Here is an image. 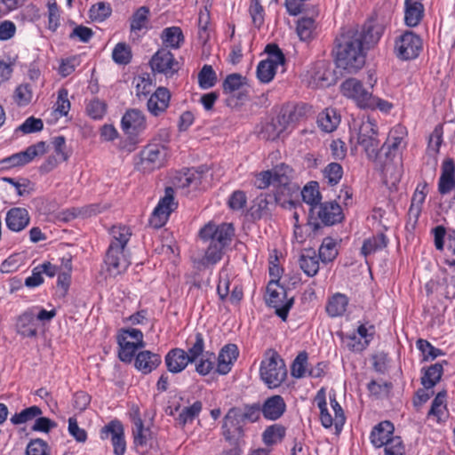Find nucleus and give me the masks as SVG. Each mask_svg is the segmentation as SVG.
Here are the masks:
<instances>
[{
    "instance_id": "nucleus-38",
    "label": "nucleus",
    "mask_w": 455,
    "mask_h": 455,
    "mask_svg": "<svg viewBox=\"0 0 455 455\" xmlns=\"http://www.w3.org/2000/svg\"><path fill=\"white\" fill-rule=\"evenodd\" d=\"M348 298L342 293L334 294L326 305V312L331 317L342 315L347 307Z\"/></svg>"
},
{
    "instance_id": "nucleus-8",
    "label": "nucleus",
    "mask_w": 455,
    "mask_h": 455,
    "mask_svg": "<svg viewBox=\"0 0 455 455\" xmlns=\"http://www.w3.org/2000/svg\"><path fill=\"white\" fill-rule=\"evenodd\" d=\"M267 305L274 307L275 315L283 321H286L289 311L294 304V298H287L286 290L279 285L278 281H270L267 286Z\"/></svg>"
},
{
    "instance_id": "nucleus-62",
    "label": "nucleus",
    "mask_w": 455,
    "mask_h": 455,
    "mask_svg": "<svg viewBox=\"0 0 455 455\" xmlns=\"http://www.w3.org/2000/svg\"><path fill=\"white\" fill-rule=\"evenodd\" d=\"M43 128L44 123L40 118L30 116L16 129V132H21L24 134H28L40 132Z\"/></svg>"
},
{
    "instance_id": "nucleus-28",
    "label": "nucleus",
    "mask_w": 455,
    "mask_h": 455,
    "mask_svg": "<svg viewBox=\"0 0 455 455\" xmlns=\"http://www.w3.org/2000/svg\"><path fill=\"white\" fill-rule=\"evenodd\" d=\"M455 186V163L453 159L447 158L442 165V174L439 179L438 191L442 195L451 192Z\"/></svg>"
},
{
    "instance_id": "nucleus-3",
    "label": "nucleus",
    "mask_w": 455,
    "mask_h": 455,
    "mask_svg": "<svg viewBox=\"0 0 455 455\" xmlns=\"http://www.w3.org/2000/svg\"><path fill=\"white\" fill-rule=\"evenodd\" d=\"M169 151L160 143H149L134 157V166L139 172L147 173L164 166Z\"/></svg>"
},
{
    "instance_id": "nucleus-14",
    "label": "nucleus",
    "mask_w": 455,
    "mask_h": 455,
    "mask_svg": "<svg viewBox=\"0 0 455 455\" xmlns=\"http://www.w3.org/2000/svg\"><path fill=\"white\" fill-rule=\"evenodd\" d=\"M47 146L44 141L28 147L24 151L12 155L0 162L1 168L22 166L31 162L35 157L46 153Z\"/></svg>"
},
{
    "instance_id": "nucleus-49",
    "label": "nucleus",
    "mask_w": 455,
    "mask_h": 455,
    "mask_svg": "<svg viewBox=\"0 0 455 455\" xmlns=\"http://www.w3.org/2000/svg\"><path fill=\"white\" fill-rule=\"evenodd\" d=\"M246 84V78L238 73H233L225 78L222 88L224 93H232L240 90Z\"/></svg>"
},
{
    "instance_id": "nucleus-32",
    "label": "nucleus",
    "mask_w": 455,
    "mask_h": 455,
    "mask_svg": "<svg viewBox=\"0 0 455 455\" xmlns=\"http://www.w3.org/2000/svg\"><path fill=\"white\" fill-rule=\"evenodd\" d=\"M284 124L281 122L278 116L270 122L265 124L259 132V136L266 140H275L280 138L286 131Z\"/></svg>"
},
{
    "instance_id": "nucleus-43",
    "label": "nucleus",
    "mask_w": 455,
    "mask_h": 455,
    "mask_svg": "<svg viewBox=\"0 0 455 455\" xmlns=\"http://www.w3.org/2000/svg\"><path fill=\"white\" fill-rule=\"evenodd\" d=\"M42 413L43 411L40 407L33 405L22 410L19 413H15L14 415H12V418L10 419V421L13 425H21L28 423L33 419L36 420L37 417L42 415Z\"/></svg>"
},
{
    "instance_id": "nucleus-29",
    "label": "nucleus",
    "mask_w": 455,
    "mask_h": 455,
    "mask_svg": "<svg viewBox=\"0 0 455 455\" xmlns=\"http://www.w3.org/2000/svg\"><path fill=\"white\" fill-rule=\"evenodd\" d=\"M160 355L149 350L140 351L135 357L134 365L143 374H148L161 364Z\"/></svg>"
},
{
    "instance_id": "nucleus-19",
    "label": "nucleus",
    "mask_w": 455,
    "mask_h": 455,
    "mask_svg": "<svg viewBox=\"0 0 455 455\" xmlns=\"http://www.w3.org/2000/svg\"><path fill=\"white\" fill-rule=\"evenodd\" d=\"M37 307L29 308L24 311L16 322V331L23 337L32 338L37 334V323L36 320V310Z\"/></svg>"
},
{
    "instance_id": "nucleus-54",
    "label": "nucleus",
    "mask_w": 455,
    "mask_h": 455,
    "mask_svg": "<svg viewBox=\"0 0 455 455\" xmlns=\"http://www.w3.org/2000/svg\"><path fill=\"white\" fill-rule=\"evenodd\" d=\"M342 341L351 352H362L370 344V340H363L356 333L342 335Z\"/></svg>"
},
{
    "instance_id": "nucleus-26",
    "label": "nucleus",
    "mask_w": 455,
    "mask_h": 455,
    "mask_svg": "<svg viewBox=\"0 0 455 455\" xmlns=\"http://www.w3.org/2000/svg\"><path fill=\"white\" fill-rule=\"evenodd\" d=\"M29 214L25 208L14 207L10 209L5 217L7 228L13 232L23 230L29 224Z\"/></svg>"
},
{
    "instance_id": "nucleus-48",
    "label": "nucleus",
    "mask_w": 455,
    "mask_h": 455,
    "mask_svg": "<svg viewBox=\"0 0 455 455\" xmlns=\"http://www.w3.org/2000/svg\"><path fill=\"white\" fill-rule=\"evenodd\" d=\"M315 20L312 18H302L297 23V34L301 41L312 39L315 31Z\"/></svg>"
},
{
    "instance_id": "nucleus-23",
    "label": "nucleus",
    "mask_w": 455,
    "mask_h": 455,
    "mask_svg": "<svg viewBox=\"0 0 455 455\" xmlns=\"http://www.w3.org/2000/svg\"><path fill=\"white\" fill-rule=\"evenodd\" d=\"M171 93L165 87H159L148 100V109L155 116L164 113L169 106Z\"/></svg>"
},
{
    "instance_id": "nucleus-35",
    "label": "nucleus",
    "mask_w": 455,
    "mask_h": 455,
    "mask_svg": "<svg viewBox=\"0 0 455 455\" xmlns=\"http://www.w3.org/2000/svg\"><path fill=\"white\" fill-rule=\"evenodd\" d=\"M424 371L421 377V385L425 389H430L435 387L441 379L443 373L442 363H434L427 368H423Z\"/></svg>"
},
{
    "instance_id": "nucleus-41",
    "label": "nucleus",
    "mask_w": 455,
    "mask_h": 455,
    "mask_svg": "<svg viewBox=\"0 0 455 455\" xmlns=\"http://www.w3.org/2000/svg\"><path fill=\"white\" fill-rule=\"evenodd\" d=\"M117 342L119 346L118 357L124 363L132 362L136 350L141 347L137 346L134 342L128 341L127 337L124 335H119L117 337Z\"/></svg>"
},
{
    "instance_id": "nucleus-64",
    "label": "nucleus",
    "mask_w": 455,
    "mask_h": 455,
    "mask_svg": "<svg viewBox=\"0 0 455 455\" xmlns=\"http://www.w3.org/2000/svg\"><path fill=\"white\" fill-rule=\"evenodd\" d=\"M383 447L385 455H405V446L400 436L392 438Z\"/></svg>"
},
{
    "instance_id": "nucleus-20",
    "label": "nucleus",
    "mask_w": 455,
    "mask_h": 455,
    "mask_svg": "<svg viewBox=\"0 0 455 455\" xmlns=\"http://www.w3.org/2000/svg\"><path fill=\"white\" fill-rule=\"evenodd\" d=\"M132 420L133 423L132 436L134 446L136 449L147 448L151 438V431L148 427H144L138 409L132 414Z\"/></svg>"
},
{
    "instance_id": "nucleus-44",
    "label": "nucleus",
    "mask_w": 455,
    "mask_h": 455,
    "mask_svg": "<svg viewBox=\"0 0 455 455\" xmlns=\"http://www.w3.org/2000/svg\"><path fill=\"white\" fill-rule=\"evenodd\" d=\"M302 200L307 204L310 208L320 204L321 194L318 189L317 182L312 181L306 185L300 192Z\"/></svg>"
},
{
    "instance_id": "nucleus-9",
    "label": "nucleus",
    "mask_w": 455,
    "mask_h": 455,
    "mask_svg": "<svg viewBox=\"0 0 455 455\" xmlns=\"http://www.w3.org/2000/svg\"><path fill=\"white\" fill-rule=\"evenodd\" d=\"M282 196L283 195L275 192L273 195L261 194L257 196L251 208V216L254 219L267 217L277 204L283 208L295 207V202L292 200V196H287V199L283 200Z\"/></svg>"
},
{
    "instance_id": "nucleus-45",
    "label": "nucleus",
    "mask_w": 455,
    "mask_h": 455,
    "mask_svg": "<svg viewBox=\"0 0 455 455\" xmlns=\"http://www.w3.org/2000/svg\"><path fill=\"white\" fill-rule=\"evenodd\" d=\"M338 255L336 242L331 237H325L319 248L318 257L323 263L331 262Z\"/></svg>"
},
{
    "instance_id": "nucleus-4",
    "label": "nucleus",
    "mask_w": 455,
    "mask_h": 455,
    "mask_svg": "<svg viewBox=\"0 0 455 455\" xmlns=\"http://www.w3.org/2000/svg\"><path fill=\"white\" fill-rule=\"evenodd\" d=\"M343 220L341 207L335 201L324 202L309 209L307 225L316 233L321 228V221L324 226H332Z\"/></svg>"
},
{
    "instance_id": "nucleus-39",
    "label": "nucleus",
    "mask_w": 455,
    "mask_h": 455,
    "mask_svg": "<svg viewBox=\"0 0 455 455\" xmlns=\"http://www.w3.org/2000/svg\"><path fill=\"white\" fill-rule=\"evenodd\" d=\"M387 245V238L383 233H378L376 235L364 240L361 248L363 256H368L377 251L384 249Z\"/></svg>"
},
{
    "instance_id": "nucleus-40",
    "label": "nucleus",
    "mask_w": 455,
    "mask_h": 455,
    "mask_svg": "<svg viewBox=\"0 0 455 455\" xmlns=\"http://www.w3.org/2000/svg\"><path fill=\"white\" fill-rule=\"evenodd\" d=\"M286 428L280 424H274L267 427L262 433V440L267 446L281 443L284 438Z\"/></svg>"
},
{
    "instance_id": "nucleus-11",
    "label": "nucleus",
    "mask_w": 455,
    "mask_h": 455,
    "mask_svg": "<svg viewBox=\"0 0 455 455\" xmlns=\"http://www.w3.org/2000/svg\"><path fill=\"white\" fill-rule=\"evenodd\" d=\"M245 420L241 407L230 408L223 418L222 435L226 441L236 444L244 435Z\"/></svg>"
},
{
    "instance_id": "nucleus-18",
    "label": "nucleus",
    "mask_w": 455,
    "mask_h": 455,
    "mask_svg": "<svg viewBox=\"0 0 455 455\" xmlns=\"http://www.w3.org/2000/svg\"><path fill=\"white\" fill-rule=\"evenodd\" d=\"M307 76H309L308 83L312 86L325 87L331 84V78L332 74L330 69V64L325 60L315 62L310 69L307 70Z\"/></svg>"
},
{
    "instance_id": "nucleus-2",
    "label": "nucleus",
    "mask_w": 455,
    "mask_h": 455,
    "mask_svg": "<svg viewBox=\"0 0 455 455\" xmlns=\"http://www.w3.org/2000/svg\"><path fill=\"white\" fill-rule=\"evenodd\" d=\"M292 173L293 171L289 165L280 164L271 170L258 173L255 176L254 185L259 189H265L273 185L279 194L292 196L299 189L298 185L291 183Z\"/></svg>"
},
{
    "instance_id": "nucleus-6",
    "label": "nucleus",
    "mask_w": 455,
    "mask_h": 455,
    "mask_svg": "<svg viewBox=\"0 0 455 455\" xmlns=\"http://www.w3.org/2000/svg\"><path fill=\"white\" fill-rule=\"evenodd\" d=\"M329 399L334 417L331 416L328 410L324 390L323 388L320 389L315 395V401L320 410V420L323 427L330 428L332 425H335L336 429L339 430L345 424L346 417L342 407L336 400V395L330 394Z\"/></svg>"
},
{
    "instance_id": "nucleus-22",
    "label": "nucleus",
    "mask_w": 455,
    "mask_h": 455,
    "mask_svg": "<svg viewBox=\"0 0 455 455\" xmlns=\"http://www.w3.org/2000/svg\"><path fill=\"white\" fill-rule=\"evenodd\" d=\"M308 109L305 104L287 105L282 108L278 117L288 130L305 116Z\"/></svg>"
},
{
    "instance_id": "nucleus-15",
    "label": "nucleus",
    "mask_w": 455,
    "mask_h": 455,
    "mask_svg": "<svg viewBox=\"0 0 455 455\" xmlns=\"http://www.w3.org/2000/svg\"><path fill=\"white\" fill-rule=\"evenodd\" d=\"M150 66L153 71L164 74L166 77L173 76L180 68L173 54L165 48L159 49L152 56Z\"/></svg>"
},
{
    "instance_id": "nucleus-13",
    "label": "nucleus",
    "mask_w": 455,
    "mask_h": 455,
    "mask_svg": "<svg viewBox=\"0 0 455 455\" xmlns=\"http://www.w3.org/2000/svg\"><path fill=\"white\" fill-rule=\"evenodd\" d=\"M176 207L177 203L174 201V189L172 187H167L165 188L164 196L160 199L149 219L150 226L154 228H162Z\"/></svg>"
},
{
    "instance_id": "nucleus-60",
    "label": "nucleus",
    "mask_w": 455,
    "mask_h": 455,
    "mask_svg": "<svg viewBox=\"0 0 455 455\" xmlns=\"http://www.w3.org/2000/svg\"><path fill=\"white\" fill-rule=\"evenodd\" d=\"M26 455H50V449L43 439H33L27 445Z\"/></svg>"
},
{
    "instance_id": "nucleus-37",
    "label": "nucleus",
    "mask_w": 455,
    "mask_h": 455,
    "mask_svg": "<svg viewBox=\"0 0 455 455\" xmlns=\"http://www.w3.org/2000/svg\"><path fill=\"white\" fill-rule=\"evenodd\" d=\"M187 344L188 351L186 352L191 363L196 362L200 356H205L204 354V339L201 332H196L193 339H188Z\"/></svg>"
},
{
    "instance_id": "nucleus-46",
    "label": "nucleus",
    "mask_w": 455,
    "mask_h": 455,
    "mask_svg": "<svg viewBox=\"0 0 455 455\" xmlns=\"http://www.w3.org/2000/svg\"><path fill=\"white\" fill-rule=\"evenodd\" d=\"M112 241L109 245L126 247L132 233L126 226H114L110 230Z\"/></svg>"
},
{
    "instance_id": "nucleus-61",
    "label": "nucleus",
    "mask_w": 455,
    "mask_h": 455,
    "mask_svg": "<svg viewBox=\"0 0 455 455\" xmlns=\"http://www.w3.org/2000/svg\"><path fill=\"white\" fill-rule=\"evenodd\" d=\"M32 99V89L28 84L19 85L14 92V100L19 106L28 105Z\"/></svg>"
},
{
    "instance_id": "nucleus-7",
    "label": "nucleus",
    "mask_w": 455,
    "mask_h": 455,
    "mask_svg": "<svg viewBox=\"0 0 455 455\" xmlns=\"http://www.w3.org/2000/svg\"><path fill=\"white\" fill-rule=\"evenodd\" d=\"M357 143L363 148L370 160L377 159L381 147L374 119L368 116L366 120H362L358 127Z\"/></svg>"
},
{
    "instance_id": "nucleus-10",
    "label": "nucleus",
    "mask_w": 455,
    "mask_h": 455,
    "mask_svg": "<svg viewBox=\"0 0 455 455\" xmlns=\"http://www.w3.org/2000/svg\"><path fill=\"white\" fill-rule=\"evenodd\" d=\"M422 50V39L416 33L406 30L396 37L394 52L402 60L416 59Z\"/></svg>"
},
{
    "instance_id": "nucleus-1",
    "label": "nucleus",
    "mask_w": 455,
    "mask_h": 455,
    "mask_svg": "<svg viewBox=\"0 0 455 455\" xmlns=\"http://www.w3.org/2000/svg\"><path fill=\"white\" fill-rule=\"evenodd\" d=\"M383 33V28L371 22L362 29L348 28L336 39L337 67L355 73L365 64L366 51L376 44Z\"/></svg>"
},
{
    "instance_id": "nucleus-36",
    "label": "nucleus",
    "mask_w": 455,
    "mask_h": 455,
    "mask_svg": "<svg viewBox=\"0 0 455 455\" xmlns=\"http://www.w3.org/2000/svg\"><path fill=\"white\" fill-rule=\"evenodd\" d=\"M161 39L166 47L179 49L184 42V36L180 27L173 26L162 31Z\"/></svg>"
},
{
    "instance_id": "nucleus-59",
    "label": "nucleus",
    "mask_w": 455,
    "mask_h": 455,
    "mask_svg": "<svg viewBox=\"0 0 455 455\" xmlns=\"http://www.w3.org/2000/svg\"><path fill=\"white\" fill-rule=\"evenodd\" d=\"M307 363V354L303 351L300 352L295 360L293 361L291 367V374L292 377L296 379H300L305 376L306 373V365Z\"/></svg>"
},
{
    "instance_id": "nucleus-52",
    "label": "nucleus",
    "mask_w": 455,
    "mask_h": 455,
    "mask_svg": "<svg viewBox=\"0 0 455 455\" xmlns=\"http://www.w3.org/2000/svg\"><path fill=\"white\" fill-rule=\"evenodd\" d=\"M217 76L211 65H204L198 73V83L202 89H209L214 86Z\"/></svg>"
},
{
    "instance_id": "nucleus-47",
    "label": "nucleus",
    "mask_w": 455,
    "mask_h": 455,
    "mask_svg": "<svg viewBox=\"0 0 455 455\" xmlns=\"http://www.w3.org/2000/svg\"><path fill=\"white\" fill-rule=\"evenodd\" d=\"M112 13L111 5L108 3L99 2L89 10V16L93 21L102 22Z\"/></svg>"
},
{
    "instance_id": "nucleus-53",
    "label": "nucleus",
    "mask_w": 455,
    "mask_h": 455,
    "mask_svg": "<svg viewBox=\"0 0 455 455\" xmlns=\"http://www.w3.org/2000/svg\"><path fill=\"white\" fill-rule=\"evenodd\" d=\"M417 348L422 353L423 360H435L436 357L444 355V353L435 347L429 341L419 339L416 342Z\"/></svg>"
},
{
    "instance_id": "nucleus-56",
    "label": "nucleus",
    "mask_w": 455,
    "mask_h": 455,
    "mask_svg": "<svg viewBox=\"0 0 455 455\" xmlns=\"http://www.w3.org/2000/svg\"><path fill=\"white\" fill-rule=\"evenodd\" d=\"M265 52L267 53L268 57L266 59V61H269L271 64L278 68L279 66H284L285 64V57L283 53L282 50L275 44H269L266 46Z\"/></svg>"
},
{
    "instance_id": "nucleus-63",
    "label": "nucleus",
    "mask_w": 455,
    "mask_h": 455,
    "mask_svg": "<svg viewBox=\"0 0 455 455\" xmlns=\"http://www.w3.org/2000/svg\"><path fill=\"white\" fill-rule=\"evenodd\" d=\"M200 184V174L194 170H188L178 178V186L181 188L197 187Z\"/></svg>"
},
{
    "instance_id": "nucleus-33",
    "label": "nucleus",
    "mask_w": 455,
    "mask_h": 455,
    "mask_svg": "<svg viewBox=\"0 0 455 455\" xmlns=\"http://www.w3.org/2000/svg\"><path fill=\"white\" fill-rule=\"evenodd\" d=\"M339 122L340 117L334 108H325L317 116V124L325 132H333Z\"/></svg>"
},
{
    "instance_id": "nucleus-24",
    "label": "nucleus",
    "mask_w": 455,
    "mask_h": 455,
    "mask_svg": "<svg viewBox=\"0 0 455 455\" xmlns=\"http://www.w3.org/2000/svg\"><path fill=\"white\" fill-rule=\"evenodd\" d=\"M394 425L390 421H382L373 427L371 432V443L376 448L383 447L389 443L394 435Z\"/></svg>"
},
{
    "instance_id": "nucleus-50",
    "label": "nucleus",
    "mask_w": 455,
    "mask_h": 455,
    "mask_svg": "<svg viewBox=\"0 0 455 455\" xmlns=\"http://www.w3.org/2000/svg\"><path fill=\"white\" fill-rule=\"evenodd\" d=\"M203 404L200 401L195 402L191 406L185 407L177 418L180 426H185L188 422H192L194 419L202 411Z\"/></svg>"
},
{
    "instance_id": "nucleus-30",
    "label": "nucleus",
    "mask_w": 455,
    "mask_h": 455,
    "mask_svg": "<svg viewBox=\"0 0 455 455\" xmlns=\"http://www.w3.org/2000/svg\"><path fill=\"white\" fill-rule=\"evenodd\" d=\"M404 21L408 27H416L424 16V5L421 0L404 1Z\"/></svg>"
},
{
    "instance_id": "nucleus-21",
    "label": "nucleus",
    "mask_w": 455,
    "mask_h": 455,
    "mask_svg": "<svg viewBox=\"0 0 455 455\" xmlns=\"http://www.w3.org/2000/svg\"><path fill=\"white\" fill-rule=\"evenodd\" d=\"M164 363L170 372L177 374L186 369L190 360L184 349L175 347L166 354Z\"/></svg>"
},
{
    "instance_id": "nucleus-12",
    "label": "nucleus",
    "mask_w": 455,
    "mask_h": 455,
    "mask_svg": "<svg viewBox=\"0 0 455 455\" xmlns=\"http://www.w3.org/2000/svg\"><path fill=\"white\" fill-rule=\"evenodd\" d=\"M201 239L211 244L215 243L220 247H228L234 236V228L230 223L216 225L208 223L199 232Z\"/></svg>"
},
{
    "instance_id": "nucleus-51",
    "label": "nucleus",
    "mask_w": 455,
    "mask_h": 455,
    "mask_svg": "<svg viewBox=\"0 0 455 455\" xmlns=\"http://www.w3.org/2000/svg\"><path fill=\"white\" fill-rule=\"evenodd\" d=\"M113 60L119 65H126L131 62L132 51L125 43H118L112 52Z\"/></svg>"
},
{
    "instance_id": "nucleus-55",
    "label": "nucleus",
    "mask_w": 455,
    "mask_h": 455,
    "mask_svg": "<svg viewBox=\"0 0 455 455\" xmlns=\"http://www.w3.org/2000/svg\"><path fill=\"white\" fill-rule=\"evenodd\" d=\"M323 177L331 186L337 185L343 175V168L338 163L329 164L323 170Z\"/></svg>"
},
{
    "instance_id": "nucleus-34",
    "label": "nucleus",
    "mask_w": 455,
    "mask_h": 455,
    "mask_svg": "<svg viewBox=\"0 0 455 455\" xmlns=\"http://www.w3.org/2000/svg\"><path fill=\"white\" fill-rule=\"evenodd\" d=\"M319 257L312 249L306 250L299 257V267L308 276L315 275L319 271Z\"/></svg>"
},
{
    "instance_id": "nucleus-31",
    "label": "nucleus",
    "mask_w": 455,
    "mask_h": 455,
    "mask_svg": "<svg viewBox=\"0 0 455 455\" xmlns=\"http://www.w3.org/2000/svg\"><path fill=\"white\" fill-rule=\"evenodd\" d=\"M122 126L123 129L129 133H133L143 129L145 127V117L142 112L138 109L126 111L122 118Z\"/></svg>"
},
{
    "instance_id": "nucleus-27",
    "label": "nucleus",
    "mask_w": 455,
    "mask_h": 455,
    "mask_svg": "<svg viewBox=\"0 0 455 455\" xmlns=\"http://www.w3.org/2000/svg\"><path fill=\"white\" fill-rule=\"evenodd\" d=\"M239 355L238 348L235 344H228L224 346L219 353L217 372L225 375L231 371L234 362Z\"/></svg>"
},
{
    "instance_id": "nucleus-58",
    "label": "nucleus",
    "mask_w": 455,
    "mask_h": 455,
    "mask_svg": "<svg viewBox=\"0 0 455 455\" xmlns=\"http://www.w3.org/2000/svg\"><path fill=\"white\" fill-rule=\"evenodd\" d=\"M277 68L269 61L261 60L257 67V77L262 83H269L274 78Z\"/></svg>"
},
{
    "instance_id": "nucleus-16",
    "label": "nucleus",
    "mask_w": 455,
    "mask_h": 455,
    "mask_svg": "<svg viewBox=\"0 0 455 455\" xmlns=\"http://www.w3.org/2000/svg\"><path fill=\"white\" fill-rule=\"evenodd\" d=\"M104 262L110 275H116L124 272L131 264L125 253V247L109 245L106 252Z\"/></svg>"
},
{
    "instance_id": "nucleus-57",
    "label": "nucleus",
    "mask_w": 455,
    "mask_h": 455,
    "mask_svg": "<svg viewBox=\"0 0 455 455\" xmlns=\"http://www.w3.org/2000/svg\"><path fill=\"white\" fill-rule=\"evenodd\" d=\"M224 250V247L218 246L215 243H209L204 257L202 259V264L204 266L216 264L222 259Z\"/></svg>"
},
{
    "instance_id": "nucleus-25",
    "label": "nucleus",
    "mask_w": 455,
    "mask_h": 455,
    "mask_svg": "<svg viewBox=\"0 0 455 455\" xmlns=\"http://www.w3.org/2000/svg\"><path fill=\"white\" fill-rule=\"evenodd\" d=\"M261 407L263 417L268 420L280 419L286 411V403L279 395L268 397Z\"/></svg>"
},
{
    "instance_id": "nucleus-42",
    "label": "nucleus",
    "mask_w": 455,
    "mask_h": 455,
    "mask_svg": "<svg viewBox=\"0 0 455 455\" xmlns=\"http://www.w3.org/2000/svg\"><path fill=\"white\" fill-rule=\"evenodd\" d=\"M150 10L148 6L138 8L130 19L131 31H140L147 27L149 20Z\"/></svg>"
},
{
    "instance_id": "nucleus-5",
    "label": "nucleus",
    "mask_w": 455,
    "mask_h": 455,
    "mask_svg": "<svg viewBox=\"0 0 455 455\" xmlns=\"http://www.w3.org/2000/svg\"><path fill=\"white\" fill-rule=\"evenodd\" d=\"M259 374L262 381L269 387L275 388L285 380L287 371L283 360L273 351L261 361Z\"/></svg>"
},
{
    "instance_id": "nucleus-17",
    "label": "nucleus",
    "mask_w": 455,
    "mask_h": 455,
    "mask_svg": "<svg viewBox=\"0 0 455 455\" xmlns=\"http://www.w3.org/2000/svg\"><path fill=\"white\" fill-rule=\"evenodd\" d=\"M341 92L344 96L355 100L360 108H364L365 106H371L370 97L372 92L365 89L363 84L355 78L344 81L341 84Z\"/></svg>"
}]
</instances>
